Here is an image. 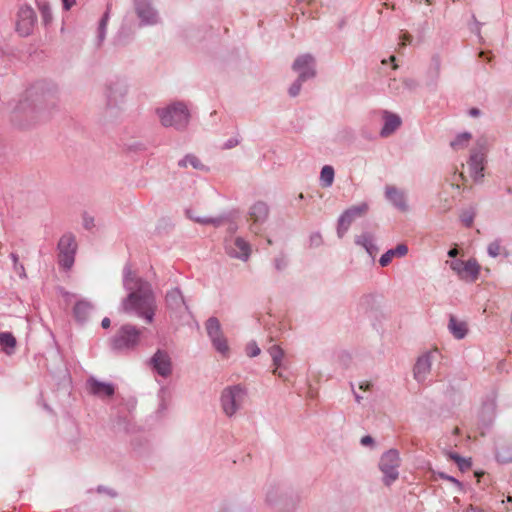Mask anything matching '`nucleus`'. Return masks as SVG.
Here are the masks:
<instances>
[{
	"label": "nucleus",
	"mask_w": 512,
	"mask_h": 512,
	"mask_svg": "<svg viewBox=\"0 0 512 512\" xmlns=\"http://www.w3.org/2000/svg\"><path fill=\"white\" fill-rule=\"evenodd\" d=\"M59 88L51 82H38L29 88L12 112L15 125L26 128L35 124L42 111L54 107L58 100Z\"/></svg>",
	"instance_id": "nucleus-1"
},
{
	"label": "nucleus",
	"mask_w": 512,
	"mask_h": 512,
	"mask_svg": "<svg viewBox=\"0 0 512 512\" xmlns=\"http://www.w3.org/2000/svg\"><path fill=\"white\" fill-rule=\"evenodd\" d=\"M123 286L129 292L122 300L124 312H134L147 323H152L157 308L156 297L149 282L137 277L129 264L123 269Z\"/></svg>",
	"instance_id": "nucleus-2"
},
{
	"label": "nucleus",
	"mask_w": 512,
	"mask_h": 512,
	"mask_svg": "<svg viewBox=\"0 0 512 512\" xmlns=\"http://www.w3.org/2000/svg\"><path fill=\"white\" fill-rule=\"evenodd\" d=\"M299 502L294 490L283 482H271L265 492V504L273 512H294Z\"/></svg>",
	"instance_id": "nucleus-3"
},
{
	"label": "nucleus",
	"mask_w": 512,
	"mask_h": 512,
	"mask_svg": "<svg viewBox=\"0 0 512 512\" xmlns=\"http://www.w3.org/2000/svg\"><path fill=\"white\" fill-rule=\"evenodd\" d=\"M128 94V84L125 80L115 78L107 82L104 89L105 106L103 115L107 119L116 118L123 110Z\"/></svg>",
	"instance_id": "nucleus-4"
},
{
	"label": "nucleus",
	"mask_w": 512,
	"mask_h": 512,
	"mask_svg": "<svg viewBox=\"0 0 512 512\" xmlns=\"http://www.w3.org/2000/svg\"><path fill=\"white\" fill-rule=\"evenodd\" d=\"M156 113L164 127H172L177 131L185 130L190 121V112L183 102H174L159 108Z\"/></svg>",
	"instance_id": "nucleus-5"
},
{
	"label": "nucleus",
	"mask_w": 512,
	"mask_h": 512,
	"mask_svg": "<svg viewBox=\"0 0 512 512\" xmlns=\"http://www.w3.org/2000/svg\"><path fill=\"white\" fill-rule=\"evenodd\" d=\"M141 334L142 329H139L132 324H124L111 338V348L118 352L134 350L140 343Z\"/></svg>",
	"instance_id": "nucleus-6"
},
{
	"label": "nucleus",
	"mask_w": 512,
	"mask_h": 512,
	"mask_svg": "<svg viewBox=\"0 0 512 512\" xmlns=\"http://www.w3.org/2000/svg\"><path fill=\"white\" fill-rule=\"evenodd\" d=\"M247 391L241 384L225 387L220 395V404L227 417H233L243 407Z\"/></svg>",
	"instance_id": "nucleus-7"
},
{
	"label": "nucleus",
	"mask_w": 512,
	"mask_h": 512,
	"mask_svg": "<svg viewBox=\"0 0 512 512\" xmlns=\"http://www.w3.org/2000/svg\"><path fill=\"white\" fill-rule=\"evenodd\" d=\"M400 456L396 449L386 451L379 460V469L383 473V483L390 486L399 477Z\"/></svg>",
	"instance_id": "nucleus-8"
},
{
	"label": "nucleus",
	"mask_w": 512,
	"mask_h": 512,
	"mask_svg": "<svg viewBox=\"0 0 512 512\" xmlns=\"http://www.w3.org/2000/svg\"><path fill=\"white\" fill-rule=\"evenodd\" d=\"M58 263L64 269H70L75 261L77 251L76 238L72 233H65L58 242Z\"/></svg>",
	"instance_id": "nucleus-9"
},
{
	"label": "nucleus",
	"mask_w": 512,
	"mask_h": 512,
	"mask_svg": "<svg viewBox=\"0 0 512 512\" xmlns=\"http://www.w3.org/2000/svg\"><path fill=\"white\" fill-rule=\"evenodd\" d=\"M165 305L170 316L177 319H181L185 314L190 313L184 295L178 287L172 288L166 292Z\"/></svg>",
	"instance_id": "nucleus-10"
},
{
	"label": "nucleus",
	"mask_w": 512,
	"mask_h": 512,
	"mask_svg": "<svg viewBox=\"0 0 512 512\" xmlns=\"http://www.w3.org/2000/svg\"><path fill=\"white\" fill-rule=\"evenodd\" d=\"M369 209L367 203L363 202L359 205L351 206L346 209L338 219L337 235L342 238L348 231L350 225L357 219L364 216Z\"/></svg>",
	"instance_id": "nucleus-11"
},
{
	"label": "nucleus",
	"mask_w": 512,
	"mask_h": 512,
	"mask_svg": "<svg viewBox=\"0 0 512 512\" xmlns=\"http://www.w3.org/2000/svg\"><path fill=\"white\" fill-rule=\"evenodd\" d=\"M37 22L35 11L28 5L19 8L16 17V31L22 37L32 34Z\"/></svg>",
	"instance_id": "nucleus-12"
},
{
	"label": "nucleus",
	"mask_w": 512,
	"mask_h": 512,
	"mask_svg": "<svg viewBox=\"0 0 512 512\" xmlns=\"http://www.w3.org/2000/svg\"><path fill=\"white\" fill-rule=\"evenodd\" d=\"M293 71L298 73L300 81H307L316 76L315 58L311 54L298 56L292 65Z\"/></svg>",
	"instance_id": "nucleus-13"
},
{
	"label": "nucleus",
	"mask_w": 512,
	"mask_h": 512,
	"mask_svg": "<svg viewBox=\"0 0 512 512\" xmlns=\"http://www.w3.org/2000/svg\"><path fill=\"white\" fill-rule=\"evenodd\" d=\"M134 8L141 25H154L158 22V12L152 0H134Z\"/></svg>",
	"instance_id": "nucleus-14"
},
{
	"label": "nucleus",
	"mask_w": 512,
	"mask_h": 512,
	"mask_svg": "<svg viewBox=\"0 0 512 512\" xmlns=\"http://www.w3.org/2000/svg\"><path fill=\"white\" fill-rule=\"evenodd\" d=\"M485 151L479 144V149L472 150L468 161L469 173L475 182L482 181L484 174Z\"/></svg>",
	"instance_id": "nucleus-15"
},
{
	"label": "nucleus",
	"mask_w": 512,
	"mask_h": 512,
	"mask_svg": "<svg viewBox=\"0 0 512 512\" xmlns=\"http://www.w3.org/2000/svg\"><path fill=\"white\" fill-rule=\"evenodd\" d=\"M386 200L397 210L407 212L409 205L407 202V193L394 185H386L384 190Z\"/></svg>",
	"instance_id": "nucleus-16"
},
{
	"label": "nucleus",
	"mask_w": 512,
	"mask_h": 512,
	"mask_svg": "<svg viewBox=\"0 0 512 512\" xmlns=\"http://www.w3.org/2000/svg\"><path fill=\"white\" fill-rule=\"evenodd\" d=\"M226 252L232 258L246 261L250 256L251 248L242 237H236L226 241Z\"/></svg>",
	"instance_id": "nucleus-17"
},
{
	"label": "nucleus",
	"mask_w": 512,
	"mask_h": 512,
	"mask_svg": "<svg viewBox=\"0 0 512 512\" xmlns=\"http://www.w3.org/2000/svg\"><path fill=\"white\" fill-rule=\"evenodd\" d=\"M150 365L160 376L168 377L172 373V362L169 354L158 349L150 359Z\"/></svg>",
	"instance_id": "nucleus-18"
},
{
	"label": "nucleus",
	"mask_w": 512,
	"mask_h": 512,
	"mask_svg": "<svg viewBox=\"0 0 512 512\" xmlns=\"http://www.w3.org/2000/svg\"><path fill=\"white\" fill-rule=\"evenodd\" d=\"M268 215L269 207L265 202L258 201L254 203L249 210V216L253 220V224L250 226V230L253 233L258 234V225L264 223L268 218Z\"/></svg>",
	"instance_id": "nucleus-19"
},
{
	"label": "nucleus",
	"mask_w": 512,
	"mask_h": 512,
	"mask_svg": "<svg viewBox=\"0 0 512 512\" xmlns=\"http://www.w3.org/2000/svg\"><path fill=\"white\" fill-rule=\"evenodd\" d=\"M432 367V354L431 353H425L421 355L414 366V378L418 382H424Z\"/></svg>",
	"instance_id": "nucleus-20"
},
{
	"label": "nucleus",
	"mask_w": 512,
	"mask_h": 512,
	"mask_svg": "<svg viewBox=\"0 0 512 512\" xmlns=\"http://www.w3.org/2000/svg\"><path fill=\"white\" fill-rule=\"evenodd\" d=\"M86 384L89 392L97 397H111L114 395L115 388L110 383L101 382L94 377H90Z\"/></svg>",
	"instance_id": "nucleus-21"
},
{
	"label": "nucleus",
	"mask_w": 512,
	"mask_h": 512,
	"mask_svg": "<svg viewBox=\"0 0 512 512\" xmlns=\"http://www.w3.org/2000/svg\"><path fill=\"white\" fill-rule=\"evenodd\" d=\"M447 328L453 337L458 340L465 338L468 333L467 323L465 321L459 320L454 315L449 316Z\"/></svg>",
	"instance_id": "nucleus-22"
},
{
	"label": "nucleus",
	"mask_w": 512,
	"mask_h": 512,
	"mask_svg": "<svg viewBox=\"0 0 512 512\" xmlns=\"http://www.w3.org/2000/svg\"><path fill=\"white\" fill-rule=\"evenodd\" d=\"M401 125V119L398 115L392 113H385L384 125L380 131L382 137H387L394 133Z\"/></svg>",
	"instance_id": "nucleus-23"
},
{
	"label": "nucleus",
	"mask_w": 512,
	"mask_h": 512,
	"mask_svg": "<svg viewBox=\"0 0 512 512\" xmlns=\"http://www.w3.org/2000/svg\"><path fill=\"white\" fill-rule=\"evenodd\" d=\"M355 243L363 247L371 257H374L378 252V247L374 243V237L369 232L356 236Z\"/></svg>",
	"instance_id": "nucleus-24"
},
{
	"label": "nucleus",
	"mask_w": 512,
	"mask_h": 512,
	"mask_svg": "<svg viewBox=\"0 0 512 512\" xmlns=\"http://www.w3.org/2000/svg\"><path fill=\"white\" fill-rule=\"evenodd\" d=\"M408 253V247L405 244H398L395 248L385 252L379 259V264L386 267L390 264L394 256L403 257Z\"/></svg>",
	"instance_id": "nucleus-25"
},
{
	"label": "nucleus",
	"mask_w": 512,
	"mask_h": 512,
	"mask_svg": "<svg viewBox=\"0 0 512 512\" xmlns=\"http://www.w3.org/2000/svg\"><path fill=\"white\" fill-rule=\"evenodd\" d=\"M93 310V305L86 301H78L73 309L74 316L79 322H85Z\"/></svg>",
	"instance_id": "nucleus-26"
},
{
	"label": "nucleus",
	"mask_w": 512,
	"mask_h": 512,
	"mask_svg": "<svg viewBox=\"0 0 512 512\" xmlns=\"http://www.w3.org/2000/svg\"><path fill=\"white\" fill-rule=\"evenodd\" d=\"M460 278L466 281H475L478 277L480 267L476 260L470 259L465 262Z\"/></svg>",
	"instance_id": "nucleus-27"
},
{
	"label": "nucleus",
	"mask_w": 512,
	"mask_h": 512,
	"mask_svg": "<svg viewBox=\"0 0 512 512\" xmlns=\"http://www.w3.org/2000/svg\"><path fill=\"white\" fill-rule=\"evenodd\" d=\"M268 353L270 354L273 361V365L275 366L273 374L277 375L280 378L286 379L283 373L278 371V369L282 366L284 351L278 345H273L268 349Z\"/></svg>",
	"instance_id": "nucleus-28"
},
{
	"label": "nucleus",
	"mask_w": 512,
	"mask_h": 512,
	"mask_svg": "<svg viewBox=\"0 0 512 512\" xmlns=\"http://www.w3.org/2000/svg\"><path fill=\"white\" fill-rule=\"evenodd\" d=\"M0 345L7 355H12L16 347V338L10 332L0 333Z\"/></svg>",
	"instance_id": "nucleus-29"
},
{
	"label": "nucleus",
	"mask_w": 512,
	"mask_h": 512,
	"mask_svg": "<svg viewBox=\"0 0 512 512\" xmlns=\"http://www.w3.org/2000/svg\"><path fill=\"white\" fill-rule=\"evenodd\" d=\"M205 327L211 341L223 334L220 321L216 317H210Z\"/></svg>",
	"instance_id": "nucleus-30"
},
{
	"label": "nucleus",
	"mask_w": 512,
	"mask_h": 512,
	"mask_svg": "<svg viewBox=\"0 0 512 512\" xmlns=\"http://www.w3.org/2000/svg\"><path fill=\"white\" fill-rule=\"evenodd\" d=\"M335 171L334 168L330 165H325L322 167L320 172V184L323 188H329L333 185L334 182Z\"/></svg>",
	"instance_id": "nucleus-31"
},
{
	"label": "nucleus",
	"mask_w": 512,
	"mask_h": 512,
	"mask_svg": "<svg viewBox=\"0 0 512 512\" xmlns=\"http://www.w3.org/2000/svg\"><path fill=\"white\" fill-rule=\"evenodd\" d=\"M188 165H191L196 170H207L206 166L200 161V159L193 154L186 155L178 162V166L182 168H186Z\"/></svg>",
	"instance_id": "nucleus-32"
},
{
	"label": "nucleus",
	"mask_w": 512,
	"mask_h": 512,
	"mask_svg": "<svg viewBox=\"0 0 512 512\" xmlns=\"http://www.w3.org/2000/svg\"><path fill=\"white\" fill-rule=\"evenodd\" d=\"M441 65H442V61H441L440 55L434 54L431 57L430 66L428 69V74L432 79L437 80L439 78L440 71H441Z\"/></svg>",
	"instance_id": "nucleus-33"
},
{
	"label": "nucleus",
	"mask_w": 512,
	"mask_h": 512,
	"mask_svg": "<svg viewBox=\"0 0 512 512\" xmlns=\"http://www.w3.org/2000/svg\"><path fill=\"white\" fill-rule=\"evenodd\" d=\"M471 139V134L468 132L460 133L456 136V138L451 141L450 145L453 149H462L468 145V142Z\"/></svg>",
	"instance_id": "nucleus-34"
},
{
	"label": "nucleus",
	"mask_w": 512,
	"mask_h": 512,
	"mask_svg": "<svg viewBox=\"0 0 512 512\" xmlns=\"http://www.w3.org/2000/svg\"><path fill=\"white\" fill-rule=\"evenodd\" d=\"M211 342H212L213 347L219 353H221L222 355H227L228 354L229 346H228V343H227V339L225 338V336L223 334L220 335L219 337L215 338Z\"/></svg>",
	"instance_id": "nucleus-35"
},
{
	"label": "nucleus",
	"mask_w": 512,
	"mask_h": 512,
	"mask_svg": "<svg viewBox=\"0 0 512 512\" xmlns=\"http://www.w3.org/2000/svg\"><path fill=\"white\" fill-rule=\"evenodd\" d=\"M109 13H110V5L107 6V9L99 22V27H98L99 42H102L105 38L106 26H107V22L109 20Z\"/></svg>",
	"instance_id": "nucleus-36"
},
{
	"label": "nucleus",
	"mask_w": 512,
	"mask_h": 512,
	"mask_svg": "<svg viewBox=\"0 0 512 512\" xmlns=\"http://www.w3.org/2000/svg\"><path fill=\"white\" fill-rule=\"evenodd\" d=\"M475 213L471 210H465L460 215L461 222L466 227H471L474 221Z\"/></svg>",
	"instance_id": "nucleus-37"
},
{
	"label": "nucleus",
	"mask_w": 512,
	"mask_h": 512,
	"mask_svg": "<svg viewBox=\"0 0 512 512\" xmlns=\"http://www.w3.org/2000/svg\"><path fill=\"white\" fill-rule=\"evenodd\" d=\"M501 249L500 242L495 240L488 245L487 252L491 257L495 258L501 254Z\"/></svg>",
	"instance_id": "nucleus-38"
},
{
	"label": "nucleus",
	"mask_w": 512,
	"mask_h": 512,
	"mask_svg": "<svg viewBox=\"0 0 512 512\" xmlns=\"http://www.w3.org/2000/svg\"><path fill=\"white\" fill-rule=\"evenodd\" d=\"M304 82L305 81H300V78L297 77V79L292 83V85L290 86V88L288 90L289 95L291 97L298 96L301 91L302 84Z\"/></svg>",
	"instance_id": "nucleus-39"
},
{
	"label": "nucleus",
	"mask_w": 512,
	"mask_h": 512,
	"mask_svg": "<svg viewBox=\"0 0 512 512\" xmlns=\"http://www.w3.org/2000/svg\"><path fill=\"white\" fill-rule=\"evenodd\" d=\"M261 350L258 347L257 343L252 341L246 346V353L249 357H256L260 354Z\"/></svg>",
	"instance_id": "nucleus-40"
},
{
	"label": "nucleus",
	"mask_w": 512,
	"mask_h": 512,
	"mask_svg": "<svg viewBox=\"0 0 512 512\" xmlns=\"http://www.w3.org/2000/svg\"><path fill=\"white\" fill-rule=\"evenodd\" d=\"M42 18L45 24L49 23L52 19L50 7L47 4L40 5Z\"/></svg>",
	"instance_id": "nucleus-41"
},
{
	"label": "nucleus",
	"mask_w": 512,
	"mask_h": 512,
	"mask_svg": "<svg viewBox=\"0 0 512 512\" xmlns=\"http://www.w3.org/2000/svg\"><path fill=\"white\" fill-rule=\"evenodd\" d=\"M464 264H465L464 261L457 259V260H453L450 263V267L460 277L461 273L463 272V268L462 267L464 266Z\"/></svg>",
	"instance_id": "nucleus-42"
},
{
	"label": "nucleus",
	"mask_w": 512,
	"mask_h": 512,
	"mask_svg": "<svg viewBox=\"0 0 512 512\" xmlns=\"http://www.w3.org/2000/svg\"><path fill=\"white\" fill-rule=\"evenodd\" d=\"M438 476L441 478V479H444V480H447V481H450L451 483H453L455 486H457L459 488V490H462L463 486H462V483L460 481H458L456 478L450 476V475H447L446 473L444 472H439L438 473Z\"/></svg>",
	"instance_id": "nucleus-43"
},
{
	"label": "nucleus",
	"mask_w": 512,
	"mask_h": 512,
	"mask_svg": "<svg viewBox=\"0 0 512 512\" xmlns=\"http://www.w3.org/2000/svg\"><path fill=\"white\" fill-rule=\"evenodd\" d=\"M458 468L461 470V471H467L471 468V460L470 459H466L464 457H461V459L456 462Z\"/></svg>",
	"instance_id": "nucleus-44"
},
{
	"label": "nucleus",
	"mask_w": 512,
	"mask_h": 512,
	"mask_svg": "<svg viewBox=\"0 0 512 512\" xmlns=\"http://www.w3.org/2000/svg\"><path fill=\"white\" fill-rule=\"evenodd\" d=\"M360 443L363 446L375 447V440L370 435H365L360 439Z\"/></svg>",
	"instance_id": "nucleus-45"
},
{
	"label": "nucleus",
	"mask_w": 512,
	"mask_h": 512,
	"mask_svg": "<svg viewBox=\"0 0 512 512\" xmlns=\"http://www.w3.org/2000/svg\"><path fill=\"white\" fill-rule=\"evenodd\" d=\"M310 244H311V246H315V247H318L322 244V237H321L320 233H313L310 236Z\"/></svg>",
	"instance_id": "nucleus-46"
},
{
	"label": "nucleus",
	"mask_w": 512,
	"mask_h": 512,
	"mask_svg": "<svg viewBox=\"0 0 512 512\" xmlns=\"http://www.w3.org/2000/svg\"><path fill=\"white\" fill-rule=\"evenodd\" d=\"M83 226L85 229L91 230L94 227V218L88 215H84Z\"/></svg>",
	"instance_id": "nucleus-47"
},
{
	"label": "nucleus",
	"mask_w": 512,
	"mask_h": 512,
	"mask_svg": "<svg viewBox=\"0 0 512 512\" xmlns=\"http://www.w3.org/2000/svg\"><path fill=\"white\" fill-rule=\"evenodd\" d=\"M13 268H14V271L21 277V278H25L26 277V272H25V268L23 266V264L21 263H16V264H13Z\"/></svg>",
	"instance_id": "nucleus-48"
},
{
	"label": "nucleus",
	"mask_w": 512,
	"mask_h": 512,
	"mask_svg": "<svg viewBox=\"0 0 512 512\" xmlns=\"http://www.w3.org/2000/svg\"><path fill=\"white\" fill-rule=\"evenodd\" d=\"M225 221V218L224 217H209V221H208V224L209 225H213L214 227H219L221 226Z\"/></svg>",
	"instance_id": "nucleus-49"
},
{
	"label": "nucleus",
	"mask_w": 512,
	"mask_h": 512,
	"mask_svg": "<svg viewBox=\"0 0 512 512\" xmlns=\"http://www.w3.org/2000/svg\"><path fill=\"white\" fill-rule=\"evenodd\" d=\"M187 215L190 219H193L197 223L208 225L209 217H194L190 214V211H187Z\"/></svg>",
	"instance_id": "nucleus-50"
},
{
	"label": "nucleus",
	"mask_w": 512,
	"mask_h": 512,
	"mask_svg": "<svg viewBox=\"0 0 512 512\" xmlns=\"http://www.w3.org/2000/svg\"><path fill=\"white\" fill-rule=\"evenodd\" d=\"M274 264H275V268L280 271L286 267L287 262L283 257H280V258L275 259Z\"/></svg>",
	"instance_id": "nucleus-51"
},
{
	"label": "nucleus",
	"mask_w": 512,
	"mask_h": 512,
	"mask_svg": "<svg viewBox=\"0 0 512 512\" xmlns=\"http://www.w3.org/2000/svg\"><path fill=\"white\" fill-rule=\"evenodd\" d=\"M411 41H412V36H410L409 34H406V33H405V34H403V35L401 36V44H400V45H401V47H404V46H406L407 44H410V43H411Z\"/></svg>",
	"instance_id": "nucleus-52"
},
{
	"label": "nucleus",
	"mask_w": 512,
	"mask_h": 512,
	"mask_svg": "<svg viewBox=\"0 0 512 512\" xmlns=\"http://www.w3.org/2000/svg\"><path fill=\"white\" fill-rule=\"evenodd\" d=\"M238 143H239V141L237 139L231 138L227 142H225L224 148L225 149H231V148L237 146Z\"/></svg>",
	"instance_id": "nucleus-53"
},
{
	"label": "nucleus",
	"mask_w": 512,
	"mask_h": 512,
	"mask_svg": "<svg viewBox=\"0 0 512 512\" xmlns=\"http://www.w3.org/2000/svg\"><path fill=\"white\" fill-rule=\"evenodd\" d=\"M219 512H236L235 508L227 503H224L221 507Z\"/></svg>",
	"instance_id": "nucleus-54"
},
{
	"label": "nucleus",
	"mask_w": 512,
	"mask_h": 512,
	"mask_svg": "<svg viewBox=\"0 0 512 512\" xmlns=\"http://www.w3.org/2000/svg\"><path fill=\"white\" fill-rule=\"evenodd\" d=\"M497 459H498L499 461H501V462H509V461H511V460H512V456H509V457H508V456H505V455L503 454V452H498V453H497Z\"/></svg>",
	"instance_id": "nucleus-55"
},
{
	"label": "nucleus",
	"mask_w": 512,
	"mask_h": 512,
	"mask_svg": "<svg viewBox=\"0 0 512 512\" xmlns=\"http://www.w3.org/2000/svg\"><path fill=\"white\" fill-rule=\"evenodd\" d=\"M62 3L64 9L69 10L75 4V0H62Z\"/></svg>",
	"instance_id": "nucleus-56"
},
{
	"label": "nucleus",
	"mask_w": 512,
	"mask_h": 512,
	"mask_svg": "<svg viewBox=\"0 0 512 512\" xmlns=\"http://www.w3.org/2000/svg\"><path fill=\"white\" fill-rule=\"evenodd\" d=\"M449 458L452 459L455 463L461 459V456L455 452H449Z\"/></svg>",
	"instance_id": "nucleus-57"
},
{
	"label": "nucleus",
	"mask_w": 512,
	"mask_h": 512,
	"mask_svg": "<svg viewBox=\"0 0 512 512\" xmlns=\"http://www.w3.org/2000/svg\"><path fill=\"white\" fill-rule=\"evenodd\" d=\"M371 386H372V384L369 382H361L359 385V388L361 390L367 391V390H370Z\"/></svg>",
	"instance_id": "nucleus-58"
},
{
	"label": "nucleus",
	"mask_w": 512,
	"mask_h": 512,
	"mask_svg": "<svg viewBox=\"0 0 512 512\" xmlns=\"http://www.w3.org/2000/svg\"><path fill=\"white\" fill-rule=\"evenodd\" d=\"M110 324H111V321H110V319H109V318H107V317H105V318L102 320V322H101V326H102V328H104V329L109 328V327H110Z\"/></svg>",
	"instance_id": "nucleus-59"
},
{
	"label": "nucleus",
	"mask_w": 512,
	"mask_h": 512,
	"mask_svg": "<svg viewBox=\"0 0 512 512\" xmlns=\"http://www.w3.org/2000/svg\"><path fill=\"white\" fill-rule=\"evenodd\" d=\"M98 492H106V493H108L109 495H111L112 497H114V496L116 495V493H115V492H112L111 490L106 489V488H104V487H102V486H99V487H98Z\"/></svg>",
	"instance_id": "nucleus-60"
},
{
	"label": "nucleus",
	"mask_w": 512,
	"mask_h": 512,
	"mask_svg": "<svg viewBox=\"0 0 512 512\" xmlns=\"http://www.w3.org/2000/svg\"><path fill=\"white\" fill-rule=\"evenodd\" d=\"M464 512H481V510L477 509L473 505H470Z\"/></svg>",
	"instance_id": "nucleus-61"
},
{
	"label": "nucleus",
	"mask_w": 512,
	"mask_h": 512,
	"mask_svg": "<svg viewBox=\"0 0 512 512\" xmlns=\"http://www.w3.org/2000/svg\"><path fill=\"white\" fill-rule=\"evenodd\" d=\"M469 114H470L471 116H478V115L480 114V111H479V109H477V108H472V109L469 111Z\"/></svg>",
	"instance_id": "nucleus-62"
},
{
	"label": "nucleus",
	"mask_w": 512,
	"mask_h": 512,
	"mask_svg": "<svg viewBox=\"0 0 512 512\" xmlns=\"http://www.w3.org/2000/svg\"><path fill=\"white\" fill-rule=\"evenodd\" d=\"M10 258L12 259L13 264L19 263V261H18L19 259H18V255L17 254L11 253L10 254Z\"/></svg>",
	"instance_id": "nucleus-63"
},
{
	"label": "nucleus",
	"mask_w": 512,
	"mask_h": 512,
	"mask_svg": "<svg viewBox=\"0 0 512 512\" xmlns=\"http://www.w3.org/2000/svg\"><path fill=\"white\" fill-rule=\"evenodd\" d=\"M457 253H458V252H457V250H456V249H450V250L448 251V256H449V257L454 258V257L457 255Z\"/></svg>",
	"instance_id": "nucleus-64"
}]
</instances>
